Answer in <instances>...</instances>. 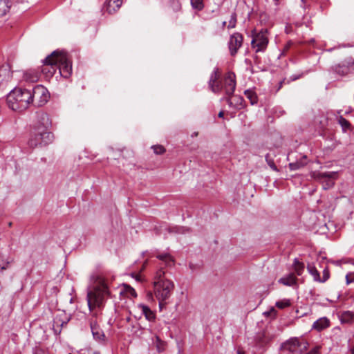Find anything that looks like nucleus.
Returning <instances> with one entry per match:
<instances>
[{"label":"nucleus","mask_w":354,"mask_h":354,"mask_svg":"<svg viewBox=\"0 0 354 354\" xmlns=\"http://www.w3.org/2000/svg\"><path fill=\"white\" fill-rule=\"evenodd\" d=\"M109 294V289L104 281L87 291V304L89 310L91 312L90 326L95 339L101 342L104 340L105 335L97 324V315L99 311L96 308H100L103 306L104 297Z\"/></svg>","instance_id":"f257e3e1"},{"label":"nucleus","mask_w":354,"mask_h":354,"mask_svg":"<svg viewBox=\"0 0 354 354\" xmlns=\"http://www.w3.org/2000/svg\"><path fill=\"white\" fill-rule=\"evenodd\" d=\"M221 73L218 68H215L211 74L209 80V86L214 93H219L225 91L227 95H233L236 88V76L233 72L225 74L223 81H220Z\"/></svg>","instance_id":"f03ea898"},{"label":"nucleus","mask_w":354,"mask_h":354,"mask_svg":"<svg viewBox=\"0 0 354 354\" xmlns=\"http://www.w3.org/2000/svg\"><path fill=\"white\" fill-rule=\"evenodd\" d=\"M30 90L15 88L7 96L8 106L13 111H23L26 110L30 102Z\"/></svg>","instance_id":"7ed1b4c3"},{"label":"nucleus","mask_w":354,"mask_h":354,"mask_svg":"<svg viewBox=\"0 0 354 354\" xmlns=\"http://www.w3.org/2000/svg\"><path fill=\"white\" fill-rule=\"evenodd\" d=\"M172 281H154V295L158 301L159 308L162 310L169 304V300L174 290Z\"/></svg>","instance_id":"20e7f679"},{"label":"nucleus","mask_w":354,"mask_h":354,"mask_svg":"<svg viewBox=\"0 0 354 354\" xmlns=\"http://www.w3.org/2000/svg\"><path fill=\"white\" fill-rule=\"evenodd\" d=\"M53 135L51 132L41 131L33 128V131L28 140V145L31 148L38 146L47 145L53 141Z\"/></svg>","instance_id":"39448f33"},{"label":"nucleus","mask_w":354,"mask_h":354,"mask_svg":"<svg viewBox=\"0 0 354 354\" xmlns=\"http://www.w3.org/2000/svg\"><path fill=\"white\" fill-rule=\"evenodd\" d=\"M30 102L36 106H44L49 99V93L42 85H37L30 90Z\"/></svg>","instance_id":"423d86ee"},{"label":"nucleus","mask_w":354,"mask_h":354,"mask_svg":"<svg viewBox=\"0 0 354 354\" xmlns=\"http://www.w3.org/2000/svg\"><path fill=\"white\" fill-rule=\"evenodd\" d=\"M55 61L57 63V70L59 74L64 78H68L72 73V64L68 59L66 53L57 51Z\"/></svg>","instance_id":"0eeeda50"},{"label":"nucleus","mask_w":354,"mask_h":354,"mask_svg":"<svg viewBox=\"0 0 354 354\" xmlns=\"http://www.w3.org/2000/svg\"><path fill=\"white\" fill-rule=\"evenodd\" d=\"M268 33V30L265 28L252 35L251 44L256 53L264 52L267 48L269 42Z\"/></svg>","instance_id":"6e6552de"},{"label":"nucleus","mask_w":354,"mask_h":354,"mask_svg":"<svg viewBox=\"0 0 354 354\" xmlns=\"http://www.w3.org/2000/svg\"><path fill=\"white\" fill-rule=\"evenodd\" d=\"M330 70L339 76H346L354 71V59L351 57H347L341 62L334 64Z\"/></svg>","instance_id":"1a4fd4ad"},{"label":"nucleus","mask_w":354,"mask_h":354,"mask_svg":"<svg viewBox=\"0 0 354 354\" xmlns=\"http://www.w3.org/2000/svg\"><path fill=\"white\" fill-rule=\"evenodd\" d=\"M308 343L305 341H300L298 338H291L286 342L282 348L288 351L292 354H301L307 348Z\"/></svg>","instance_id":"9d476101"},{"label":"nucleus","mask_w":354,"mask_h":354,"mask_svg":"<svg viewBox=\"0 0 354 354\" xmlns=\"http://www.w3.org/2000/svg\"><path fill=\"white\" fill-rule=\"evenodd\" d=\"M313 177L315 180L320 181L323 185L324 189H328L335 185L334 180L337 177V172H317L314 173Z\"/></svg>","instance_id":"9b49d317"},{"label":"nucleus","mask_w":354,"mask_h":354,"mask_svg":"<svg viewBox=\"0 0 354 354\" xmlns=\"http://www.w3.org/2000/svg\"><path fill=\"white\" fill-rule=\"evenodd\" d=\"M57 50L53 51L44 60V65L41 72L46 75L47 77H52L55 74L57 70V63L55 61Z\"/></svg>","instance_id":"f8f14e48"},{"label":"nucleus","mask_w":354,"mask_h":354,"mask_svg":"<svg viewBox=\"0 0 354 354\" xmlns=\"http://www.w3.org/2000/svg\"><path fill=\"white\" fill-rule=\"evenodd\" d=\"M37 121L33 128L41 131L50 132L48 128L51 125V121L48 115L44 112H37Z\"/></svg>","instance_id":"ddd939ff"},{"label":"nucleus","mask_w":354,"mask_h":354,"mask_svg":"<svg viewBox=\"0 0 354 354\" xmlns=\"http://www.w3.org/2000/svg\"><path fill=\"white\" fill-rule=\"evenodd\" d=\"M243 37L242 35L239 32H235L230 36L228 47L232 56H234L237 53L238 50L243 44Z\"/></svg>","instance_id":"4468645a"},{"label":"nucleus","mask_w":354,"mask_h":354,"mask_svg":"<svg viewBox=\"0 0 354 354\" xmlns=\"http://www.w3.org/2000/svg\"><path fill=\"white\" fill-rule=\"evenodd\" d=\"M12 77V73L9 65H3L0 67V86L10 82Z\"/></svg>","instance_id":"2eb2a0df"},{"label":"nucleus","mask_w":354,"mask_h":354,"mask_svg":"<svg viewBox=\"0 0 354 354\" xmlns=\"http://www.w3.org/2000/svg\"><path fill=\"white\" fill-rule=\"evenodd\" d=\"M122 0H107L104 8L109 14L116 12L122 6Z\"/></svg>","instance_id":"dca6fc26"},{"label":"nucleus","mask_w":354,"mask_h":354,"mask_svg":"<svg viewBox=\"0 0 354 354\" xmlns=\"http://www.w3.org/2000/svg\"><path fill=\"white\" fill-rule=\"evenodd\" d=\"M243 98L239 95H234L227 100L229 106L236 109H241L243 107Z\"/></svg>","instance_id":"f3484780"},{"label":"nucleus","mask_w":354,"mask_h":354,"mask_svg":"<svg viewBox=\"0 0 354 354\" xmlns=\"http://www.w3.org/2000/svg\"><path fill=\"white\" fill-rule=\"evenodd\" d=\"M39 75L40 73L34 69H29L24 73V78L27 82H35L39 80Z\"/></svg>","instance_id":"a211bd4d"},{"label":"nucleus","mask_w":354,"mask_h":354,"mask_svg":"<svg viewBox=\"0 0 354 354\" xmlns=\"http://www.w3.org/2000/svg\"><path fill=\"white\" fill-rule=\"evenodd\" d=\"M329 325L330 321L326 317H322L313 323V328L320 331L328 328Z\"/></svg>","instance_id":"6ab92c4d"},{"label":"nucleus","mask_w":354,"mask_h":354,"mask_svg":"<svg viewBox=\"0 0 354 354\" xmlns=\"http://www.w3.org/2000/svg\"><path fill=\"white\" fill-rule=\"evenodd\" d=\"M142 313L145 315V318L149 322H154L156 319V314L152 311L150 308L146 305H140Z\"/></svg>","instance_id":"aec40b11"},{"label":"nucleus","mask_w":354,"mask_h":354,"mask_svg":"<svg viewBox=\"0 0 354 354\" xmlns=\"http://www.w3.org/2000/svg\"><path fill=\"white\" fill-rule=\"evenodd\" d=\"M156 257L162 261L167 267H171L174 265V259L169 253L159 254Z\"/></svg>","instance_id":"412c9836"},{"label":"nucleus","mask_w":354,"mask_h":354,"mask_svg":"<svg viewBox=\"0 0 354 354\" xmlns=\"http://www.w3.org/2000/svg\"><path fill=\"white\" fill-rule=\"evenodd\" d=\"M340 321L343 324L354 323V313L351 311H344L341 313Z\"/></svg>","instance_id":"4be33fe9"},{"label":"nucleus","mask_w":354,"mask_h":354,"mask_svg":"<svg viewBox=\"0 0 354 354\" xmlns=\"http://www.w3.org/2000/svg\"><path fill=\"white\" fill-rule=\"evenodd\" d=\"M153 344L158 353L163 352L167 347V342L162 340L158 335L153 339Z\"/></svg>","instance_id":"5701e85b"},{"label":"nucleus","mask_w":354,"mask_h":354,"mask_svg":"<svg viewBox=\"0 0 354 354\" xmlns=\"http://www.w3.org/2000/svg\"><path fill=\"white\" fill-rule=\"evenodd\" d=\"M297 278L294 274H289L286 277L279 279V283H282L285 286H293L296 283Z\"/></svg>","instance_id":"b1692460"},{"label":"nucleus","mask_w":354,"mask_h":354,"mask_svg":"<svg viewBox=\"0 0 354 354\" xmlns=\"http://www.w3.org/2000/svg\"><path fill=\"white\" fill-rule=\"evenodd\" d=\"M10 7L11 3L9 0H0V17L4 16Z\"/></svg>","instance_id":"393cba45"},{"label":"nucleus","mask_w":354,"mask_h":354,"mask_svg":"<svg viewBox=\"0 0 354 354\" xmlns=\"http://www.w3.org/2000/svg\"><path fill=\"white\" fill-rule=\"evenodd\" d=\"M307 270H308V272L313 277V279L315 281L319 282V281H320L319 272H318V270L316 269V268L313 265L308 264L307 266Z\"/></svg>","instance_id":"a878e982"},{"label":"nucleus","mask_w":354,"mask_h":354,"mask_svg":"<svg viewBox=\"0 0 354 354\" xmlns=\"http://www.w3.org/2000/svg\"><path fill=\"white\" fill-rule=\"evenodd\" d=\"M293 267L295 272L297 275H301L304 270V264L299 261L297 259H295Z\"/></svg>","instance_id":"bb28decb"},{"label":"nucleus","mask_w":354,"mask_h":354,"mask_svg":"<svg viewBox=\"0 0 354 354\" xmlns=\"http://www.w3.org/2000/svg\"><path fill=\"white\" fill-rule=\"evenodd\" d=\"M245 95L250 101L251 104L254 105L257 103V96L254 92L247 90L245 91Z\"/></svg>","instance_id":"cd10ccee"},{"label":"nucleus","mask_w":354,"mask_h":354,"mask_svg":"<svg viewBox=\"0 0 354 354\" xmlns=\"http://www.w3.org/2000/svg\"><path fill=\"white\" fill-rule=\"evenodd\" d=\"M165 272L163 270V268L161 267L157 272H156L154 277V281H170L169 279L165 278Z\"/></svg>","instance_id":"c85d7f7f"},{"label":"nucleus","mask_w":354,"mask_h":354,"mask_svg":"<svg viewBox=\"0 0 354 354\" xmlns=\"http://www.w3.org/2000/svg\"><path fill=\"white\" fill-rule=\"evenodd\" d=\"M338 122H339V124L342 127V129L344 131H346L351 127L350 122L346 119L343 118L342 116L339 117Z\"/></svg>","instance_id":"c756f323"},{"label":"nucleus","mask_w":354,"mask_h":354,"mask_svg":"<svg viewBox=\"0 0 354 354\" xmlns=\"http://www.w3.org/2000/svg\"><path fill=\"white\" fill-rule=\"evenodd\" d=\"M275 306L280 309H283L290 306V301L289 299L280 300L276 302Z\"/></svg>","instance_id":"7c9ffc66"},{"label":"nucleus","mask_w":354,"mask_h":354,"mask_svg":"<svg viewBox=\"0 0 354 354\" xmlns=\"http://www.w3.org/2000/svg\"><path fill=\"white\" fill-rule=\"evenodd\" d=\"M266 161L272 170L278 171L277 167L276 166L274 160L272 158H270L268 153L266 154Z\"/></svg>","instance_id":"2f4dec72"},{"label":"nucleus","mask_w":354,"mask_h":354,"mask_svg":"<svg viewBox=\"0 0 354 354\" xmlns=\"http://www.w3.org/2000/svg\"><path fill=\"white\" fill-rule=\"evenodd\" d=\"M191 4L195 9L201 10L203 8V0H191Z\"/></svg>","instance_id":"473e14b6"},{"label":"nucleus","mask_w":354,"mask_h":354,"mask_svg":"<svg viewBox=\"0 0 354 354\" xmlns=\"http://www.w3.org/2000/svg\"><path fill=\"white\" fill-rule=\"evenodd\" d=\"M151 149L153 150V152L156 154L161 155L165 152V149L162 145H157L151 147Z\"/></svg>","instance_id":"72a5a7b5"},{"label":"nucleus","mask_w":354,"mask_h":354,"mask_svg":"<svg viewBox=\"0 0 354 354\" xmlns=\"http://www.w3.org/2000/svg\"><path fill=\"white\" fill-rule=\"evenodd\" d=\"M236 13L233 12L231 15V18L229 21L227 28H233L236 26Z\"/></svg>","instance_id":"f704fd0d"},{"label":"nucleus","mask_w":354,"mask_h":354,"mask_svg":"<svg viewBox=\"0 0 354 354\" xmlns=\"http://www.w3.org/2000/svg\"><path fill=\"white\" fill-rule=\"evenodd\" d=\"M322 346L319 345H317L312 348L306 354H321Z\"/></svg>","instance_id":"c9c22d12"},{"label":"nucleus","mask_w":354,"mask_h":354,"mask_svg":"<svg viewBox=\"0 0 354 354\" xmlns=\"http://www.w3.org/2000/svg\"><path fill=\"white\" fill-rule=\"evenodd\" d=\"M330 277L329 271L327 269H324L323 271V277L322 278L320 277V281L319 282L324 283Z\"/></svg>","instance_id":"e433bc0d"},{"label":"nucleus","mask_w":354,"mask_h":354,"mask_svg":"<svg viewBox=\"0 0 354 354\" xmlns=\"http://www.w3.org/2000/svg\"><path fill=\"white\" fill-rule=\"evenodd\" d=\"M303 165L299 162H292L289 164V167L291 170H297L301 167Z\"/></svg>","instance_id":"4c0bfd02"},{"label":"nucleus","mask_w":354,"mask_h":354,"mask_svg":"<svg viewBox=\"0 0 354 354\" xmlns=\"http://www.w3.org/2000/svg\"><path fill=\"white\" fill-rule=\"evenodd\" d=\"M346 281L347 284L354 282V274L353 273L347 274L346 276Z\"/></svg>","instance_id":"58836bf2"},{"label":"nucleus","mask_w":354,"mask_h":354,"mask_svg":"<svg viewBox=\"0 0 354 354\" xmlns=\"http://www.w3.org/2000/svg\"><path fill=\"white\" fill-rule=\"evenodd\" d=\"M302 76V74H295L292 75L290 77L289 80H287V84L290 83V82L295 81L298 79H299Z\"/></svg>","instance_id":"ea45409f"},{"label":"nucleus","mask_w":354,"mask_h":354,"mask_svg":"<svg viewBox=\"0 0 354 354\" xmlns=\"http://www.w3.org/2000/svg\"><path fill=\"white\" fill-rule=\"evenodd\" d=\"M293 45V42L292 41H288L286 44L284 46L283 53L287 52L290 47Z\"/></svg>","instance_id":"a19ab883"},{"label":"nucleus","mask_w":354,"mask_h":354,"mask_svg":"<svg viewBox=\"0 0 354 354\" xmlns=\"http://www.w3.org/2000/svg\"><path fill=\"white\" fill-rule=\"evenodd\" d=\"M127 287V290H129V292L130 293V295L134 297H136L137 296V294L136 292V290L131 288V286H126Z\"/></svg>","instance_id":"79ce46f5"},{"label":"nucleus","mask_w":354,"mask_h":354,"mask_svg":"<svg viewBox=\"0 0 354 354\" xmlns=\"http://www.w3.org/2000/svg\"><path fill=\"white\" fill-rule=\"evenodd\" d=\"M2 261H3L2 259L0 258V268H1V270H6L7 268V267H8V266L9 264V262L7 261L4 264V263H2Z\"/></svg>","instance_id":"37998d69"},{"label":"nucleus","mask_w":354,"mask_h":354,"mask_svg":"<svg viewBox=\"0 0 354 354\" xmlns=\"http://www.w3.org/2000/svg\"><path fill=\"white\" fill-rule=\"evenodd\" d=\"M283 84H287V80L286 79H283V80H281L280 82H279V88L277 90H279Z\"/></svg>","instance_id":"c03bdc74"},{"label":"nucleus","mask_w":354,"mask_h":354,"mask_svg":"<svg viewBox=\"0 0 354 354\" xmlns=\"http://www.w3.org/2000/svg\"><path fill=\"white\" fill-rule=\"evenodd\" d=\"M283 84H287V80L286 79H283V80H281L280 82H279V88L277 90H279Z\"/></svg>","instance_id":"a18cd8bd"},{"label":"nucleus","mask_w":354,"mask_h":354,"mask_svg":"<svg viewBox=\"0 0 354 354\" xmlns=\"http://www.w3.org/2000/svg\"><path fill=\"white\" fill-rule=\"evenodd\" d=\"M218 116L219 118H223V116H224V112H223V111H220V112L218 113Z\"/></svg>","instance_id":"49530a36"},{"label":"nucleus","mask_w":354,"mask_h":354,"mask_svg":"<svg viewBox=\"0 0 354 354\" xmlns=\"http://www.w3.org/2000/svg\"><path fill=\"white\" fill-rule=\"evenodd\" d=\"M134 275H135L136 279L137 281H140V276H138V275H137V274H133V276H134Z\"/></svg>","instance_id":"de8ad7c7"},{"label":"nucleus","mask_w":354,"mask_h":354,"mask_svg":"<svg viewBox=\"0 0 354 354\" xmlns=\"http://www.w3.org/2000/svg\"><path fill=\"white\" fill-rule=\"evenodd\" d=\"M237 354H245V353H244V352L243 351L239 350L237 351Z\"/></svg>","instance_id":"09e8293b"},{"label":"nucleus","mask_w":354,"mask_h":354,"mask_svg":"<svg viewBox=\"0 0 354 354\" xmlns=\"http://www.w3.org/2000/svg\"><path fill=\"white\" fill-rule=\"evenodd\" d=\"M274 1L275 5H278L279 3L280 0H273Z\"/></svg>","instance_id":"8fccbe9b"},{"label":"nucleus","mask_w":354,"mask_h":354,"mask_svg":"<svg viewBox=\"0 0 354 354\" xmlns=\"http://www.w3.org/2000/svg\"><path fill=\"white\" fill-rule=\"evenodd\" d=\"M351 353L354 354V348L351 349Z\"/></svg>","instance_id":"3c124183"},{"label":"nucleus","mask_w":354,"mask_h":354,"mask_svg":"<svg viewBox=\"0 0 354 354\" xmlns=\"http://www.w3.org/2000/svg\"><path fill=\"white\" fill-rule=\"evenodd\" d=\"M197 135H198V133H197V132H195V133H194V134L192 135V136H196Z\"/></svg>","instance_id":"603ef678"},{"label":"nucleus","mask_w":354,"mask_h":354,"mask_svg":"<svg viewBox=\"0 0 354 354\" xmlns=\"http://www.w3.org/2000/svg\"><path fill=\"white\" fill-rule=\"evenodd\" d=\"M225 24H226V21H223V26H225Z\"/></svg>","instance_id":"864d4df0"},{"label":"nucleus","mask_w":354,"mask_h":354,"mask_svg":"<svg viewBox=\"0 0 354 354\" xmlns=\"http://www.w3.org/2000/svg\"><path fill=\"white\" fill-rule=\"evenodd\" d=\"M93 354H100L98 352H94Z\"/></svg>","instance_id":"5fc2aeb1"},{"label":"nucleus","mask_w":354,"mask_h":354,"mask_svg":"<svg viewBox=\"0 0 354 354\" xmlns=\"http://www.w3.org/2000/svg\"><path fill=\"white\" fill-rule=\"evenodd\" d=\"M304 3H305V0H301Z\"/></svg>","instance_id":"6e6d98bb"},{"label":"nucleus","mask_w":354,"mask_h":354,"mask_svg":"<svg viewBox=\"0 0 354 354\" xmlns=\"http://www.w3.org/2000/svg\"><path fill=\"white\" fill-rule=\"evenodd\" d=\"M352 263L354 265V261H353V262H352Z\"/></svg>","instance_id":"4d7b16f0"}]
</instances>
